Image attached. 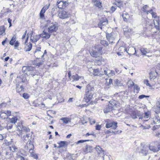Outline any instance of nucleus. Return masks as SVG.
<instances>
[{"label": "nucleus", "instance_id": "1", "mask_svg": "<svg viewBox=\"0 0 160 160\" xmlns=\"http://www.w3.org/2000/svg\"><path fill=\"white\" fill-rule=\"evenodd\" d=\"M154 111L155 112V117L153 119H150L151 124H157V126L160 125V102L158 101L156 102V106L153 108Z\"/></svg>", "mask_w": 160, "mask_h": 160}, {"label": "nucleus", "instance_id": "2", "mask_svg": "<svg viewBox=\"0 0 160 160\" xmlns=\"http://www.w3.org/2000/svg\"><path fill=\"white\" fill-rule=\"evenodd\" d=\"M94 88L90 84H88L86 87L84 99L86 102H89L93 98L94 94Z\"/></svg>", "mask_w": 160, "mask_h": 160}, {"label": "nucleus", "instance_id": "3", "mask_svg": "<svg viewBox=\"0 0 160 160\" xmlns=\"http://www.w3.org/2000/svg\"><path fill=\"white\" fill-rule=\"evenodd\" d=\"M47 30L49 33L56 32L58 29V25L56 22H52L48 23L47 25Z\"/></svg>", "mask_w": 160, "mask_h": 160}, {"label": "nucleus", "instance_id": "4", "mask_svg": "<svg viewBox=\"0 0 160 160\" xmlns=\"http://www.w3.org/2000/svg\"><path fill=\"white\" fill-rule=\"evenodd\" d=\"M34 69V68L31 66H23L22 70L27 76H34L35 75Z\"/></svg>", "mask_w": 160, "mask_h": 160}, {"label": "nucleus", "instance_id": "5", "mask_svg": "<svg viewBox=\"0 0 160 160\" xmlns=\"http://www.w3.org/2000/svg\"><path fill=\"white\" fill-rule=\"evenodd\" d=\"M106 122L105 127L107 128H112L113 129H115L117 127L118 123L114 121L111 122L108 119H107L105 121Z\"/></svg>", "mask_w": 160, "mask_h": 160}, {"label": "nucleus", "instance_id": "6", "mask_svg": "<svg viewBox=\"0 0 160 160\" xmlns=\"http://www.w3.org/2000/svg\"><path fill=\"white\" fill-rule=\"evenodd\" d=\"M108 24V21L106 18L102 17L101 19L100 22L99 23L98 25L99 27L101 29H102L104 28V26L107 25Z\"/></svg>", "mask_w": 160, "mask_h": 160}, {"label": "nucleus", "instance_id": "7", "mask_svg": "<svg viewBox=\"0 0 160 160\" xmlns=\"http://www.w3.org/2000/svg\"><path fill=\"white\" fill-rule=\"evenodd\" d=\"M41 49L40 47H37L35 51L34 56L37 58H39L40 57H41L42 58L43 56V54L42 55V52L41 51Z\"/></svg>", "mask_w": 160, "mask_h": 160}, {"label": "nucleus", "instance_id": "8", "mask_svg": "<svg viewBox=\"0 0 160 160\" xmlns=\"http://www.w3.org/2000/svg\"><path fill=\"white\" fill-rule=\"evenodd\" d=\"M70 14L64 11H62L59 12L58 16L61 18L63 19L67 18L69 17Z\"/></svg>", "mask_w": 160, "mask_h": 160}, {"label": "nucleus", "instance_id": "9", "mask_svg": "<svg viewBox=\"0 0 160 160\" xmlns=\"http://www.w3.org/2000/svg\"><path fill=\"white\" fill-rule=\"evenodd\" d=\"M28 36L26 38V41L25 42V46L24 48L25 51L26 52L29 51L32 49V45L30 42L27 43L28 40Z\"/></svg>", "mask_w": 160, "mask_h": 160}, {"label": "nucleus", "instance_id": "10", "mask_svg": "<svg viewBox=\"0 0 160 160\" xmlns=\"http://www.w3.org/2000/svg\"><path fill=\"white\" fill-rule=\"evenodd\" d=\"M104 71L105 74L109 77L113 76L115 74L114 71L109 70L107 68H104Z\"/></svg>", "mask_w": 160, "mask_h": 160}, {"label": "nucleus", "instance_id": "11", "mask_svg": "<svg viewBox=\"0 0 160 160\" xmlns=\"http://www.w3.org/2000/svg\"><path fill=\"white\" fill-rule=\"evenodd\" d=\"M16 90L17 92L20 93L24 91V88L22 86V83L20 82L16 85Z\"/></svg>", "mask_w": 160, "mask_h": 160}, {"label": "nucleus", "instance_id": "12", "mask_svg": "<svg viewBox=\"0 0 160 160\" xmlns=\"http://www.w3.org/2000/svg\"><path fill=\"white\" fill-rule=\"evenodd\" d=\"M40 37L43 38L44 39H47L50 38V34L49 32H47L45 30L43 31V32L40 34Z\"/></svg>", "mask_w": 160, "mask_h": 160}, {"label": "nucleus", "instance_id": "13", "mask_svg": "<svg viewBox=\"0 0 160 160\" xmlns=\"http://www.w3.org/2000/svg\"><path fill=\"white\" fill-rule=\"evenodd\" d=\"M149 149L154 152H156L160 150V144L158 143L157 147L151 145L149 147Z\"/></svg>", "mask_w": 160, "mask_h": 160}, {"label": "nucleus", "instance_id": "14", "mask_svg": "<svg viewBox=\"0 0 160 160\" xmlns=\"http://www.w3.org/2000/svg\"><path fill=\"white\" fill-rule=\"evenodd\" d=\"M118 103L114 100H112L109 102V105L111 106L113 110L115 109L117 107Z\"/></svg>", "mask_w": 160, "mask_h": 160}, {"label": "nucleus", "instance_id": "15", "mask_svg": "<svg viewBox=\"0 0 160 160\" xmlns=\"http://www.w3.org/2000/svg\"><path fill=\"white\" fill-rule=\"evenodd\" d=\"M34 147L33 142L31 141H30L29 142H28L26 143L25 146V148L26 150H29V149H34Z\"/></svg>", "mask_w": 160, "mask_h": 160}, {"label": "nucleus", "instance_id": "16", "mask_svg": "<svg viewBox=\"0 0 160 160\" xmlns=\"http://www.w3.org/2000/svg\"><path fill=\"white\" fill-rule=\"evenodd\" d=\"M68 3L66 2L60 1L57 4L58 7L59 8H63L68 5Z\"/></svg>", "mask_w": 160, "mask_h": 160}, {"label": "nucleus", "instance_id": "17", "mask_svg": "<svg viewBox=\"0 0 160 160\" xmlns=\"http://www.w3.org/2000/svg\"><path fill=\"white\" fill-rule=\"evenodd\" d=\"M106 37L110 43H112L114 39V37H113L112 34L110 33H106Z\"/></svg>", "mask_w": 160, "mask_h": 160}, {"label": "nucleus", "instance_id": "18", "mask_svg": "<svg viewBox=\"0 0 160 160\" xmlns=\"http://www.w3.org/2000/svg\"><path fill=\"white\" fill-rule=\"evenodd\" d=\"M40 35H36L35 36H31L30 38L31 41L33 42H36L40 38Z\"/></svg>", "mask_w": 160, "mask_h": 160}, {"label": "nucleus", "instance_id": "19", "mask_svg": "<svg viewBox=\"0 0 160 160\" xmlns=\"http://www.w3.org/2000/svg\"><path fill=\"white\" fill-rule=\"evenodd\" d=\"M129 54L135 55L136 53V51L134 48L130 47L128 49V51L127 52Z\"/></svg>", "mask_w": 160, "mask_h": 160}, {"label": "nucleus", "instance_id": "20", "mask_svg": "<svg viewBox=\"0 0 160 160\" xmlns=\"http://www.w3.org/2000/svg\"><path fill=\"white\" fill-rule=\"evenodd\" d=\"M96 150L98 153L99 154L100 156H102L104 154L103 150L98 146L96 147Z\"/></svg>", "mask_w": 160, "mask_h": 160}, {"label": "nucleus", "instance_id": "21", "mask_svg": "<svg viewBox=\"0 0 160 160\" xmlns=\"http://www.w3.org/2000/svg\"><path fill=\"white\" fill-rule=\"evenodd\" d=\"M9 148H7L6 150V156L8 158H9L12 157L13 156V154L10 150L8 151Z\"/></svg>", "mask_w": 160, "mask_h": 160}, {"label": "nucleus", "instance_id": "22", "mask_svg": "<svg viewBox=\"0 0 160 160\" xmlns=\"http://www.w3.org/2000/svg\"><path fill=\"white\" fill-rule=\"evenodd\" d=\"M18 118L16 117H13L12 118H8V120L7 121L8 122H10V123H15V122H17Z\"/></svg>", "mask_w": 160, "mask_h": 160}, {"label": "nucleus", "instance_id": "23", "mask_svg": "<svg viewBox=\"0 0 160 160\" xmlns=\"http://www.w3.org/2000/svg\"><path fill=\"white\" fill-rule=\"evenodd\" d=\"M63 122L65 124H68L69 122H71V118L68 117L62 118L61 119Z\"/></svg>", "mask_w": 160, "mask_h": 160}, {"label": "nucleus", "instance_id": "24", "mask_svg": "<svg viewBox=\"0 0 160 160\" xmlns=\"http://www.w3.org/2000/svg\"><path fill=\"white\" fill-rule=\"evenodd\" d=\"M120 0L116 1L117 2L115 3V5L118 7L121 10L123 8V3L122 1H120Z\"/></svg>", "mask_w": 160, "mask_h": 160}, {"label": "nucleus", "instance_id": "25", "mask_svg": "<svg viewBox=\"0 0 160 160\" xmlns=\"http://www.w3.org/2000/svg\"><path fill=\"white\" fill-rule=\"evenodd\" d=\"M92 147L90 146L87 145L85 148L84 149L83 151L85 153H87L89 152H90L92 151Z\"/></svg>", "mask_w": 160, "mask_h": 160}, {"label": "nucleus", "instance_id": "26", "mask_svg": "<svg viewBox=\"0 0 160 160\" xmlns=\"http://www.w3.org/2000/svg\"><path fill=\"white\" fill-rule=\"evenodd\" d=\"M72 78L73 79V81H78L79 80L80 78H83V77L81 76H78L77 74H76L74 75H73L72 76Z\"/></svg>", "mask_w": 160, "mask_h": 160}, {"label": "nucleus", "instance_id": "27", "mask_svg": "<svg viewBox=\"0 0 160 160\" xmlns=\"http://www.w3.org/2000/svg\"><path fill=\"white\" fill-rule=\"evenodd\" d=\"M8 148H9L8 151L10 150L12 153L14 152H17L18 151V148L15 145L12 146V147H9Z\"/></svg>", "mask_w": 160, "mask_h": 160}, {"label": "nucleus", "instance_id": "28", "mask_svg": "<svg viewBox=\"0 0 160 160\" xmlns=\"http://www.w3.org/2000/svg\"><path fill=\"white\" fill-rule=\"evenodd\" d=\"M29 152L30 153L31 156L34 158H38V157L37 155L34 153L33 149H29Z\"/></svg>", "mask_w": 160, "mask_h": 160}, {"label": "nucleus", "instance_id": "29", "mask_svg": "<svg viewBox=\"0 0 160 160\" xmlns=\"http://www.w3.org/2000/svg\"><path fill=\"white\" fill-rule=\"evenodd\" d=\"M0 117L2 119H7L8 120V117L6 115L5 113L4 112V111H2L0 112Z\"/></svg>", "mask_w": 160, "mask_h": 160}, {"label": "nucleus", "instance_id": "30", "mask_svg": "<svg viewBox=\"0 0 160 160\" xmlns=\"http://www.w3.org/2000/svg\"><path fill=\"white\" fill-rule=\"evenodd\" d=\"M111 107V106H110L109 105L108 106H107L103 110L104 112L107 113L113 110L112 108Z\"/></svg>", "mask_w": 160, "mask_h": 160}, {"label": "nucleus", "instance_id": "31", "mask_svg": "<svg viewBox=\"0 0 160 160\" xmlns=\"http://www.w3.org/2000/svg\"><path fill=\"white\" fill-rule=\"evenodd\" d=\"M93 74L94 76H99L103 75V74H101L100 73L99 70L98 69H96L93 70Z\"/></svg>", "mask_w": 160, "mask_h": 160}, {"label": "nucleus", "instance_id": "32", "mask_svg": "<svg viewBox=\"0 0 160 160\" xmlns=\"http://www.w3.org/2000/svg\"><path fill=\"white\" fill-rule=\"evenodd\" d=\"M153 22L155 25V27L157 30H159V22L157 20H154Z\"/></svg>", "mask_w": 160, "mask_h": 160}, {"label": "nucleus", "instance_id": "33", "mask_svg": "<svg viewBox=\"0 0 160 160\" xmlns=\"http://www.w3.org/2000/svg\"><path fill=\"white\" fill-rule=\"evenodd\" d=\"M66 142L65 141H60L58 143L59 145V146L57 147L58 148H60L65 146L66 144Z\"/></svg>", "mask_w": 160, "mask_h": 160}, {"label": "nucleus", "instance_id": "34", "mask_svg": "<svg viewBox=\"0 0 160 160\" xmlns=\"http://www.w3.org/2000/svg\"><path fill=\"white\" fill-rule=\"evenodd\" d=\"M140 50L142 54L143 55H146V53H148L149 52V51L147 50V49L146 48H142Z\"/></svg>", "mask_w": 160, "mask_h": 160}, {"label": "nucleus", "instance_id": "35", "mask_svg": "<svg viewBox=\"0 0 160 160\" xmlns=\"http://www.w3.org/2000/svg\"><path fill=\"white\" fill-rule=\"evenodd\" d=\"M22 128L20 126H17V131H18L19 133H18V135L19 137H22V131L21 130Z\"/></svg>", "mask_w": 160, "mask_h": 160}, {"label": "nucleus", "instance_id": "36", "mask_svg": "<svg viewBox=\"0 0 160 160\" xmlns=\"http://www.w3.org/2000/svg\"><path fill=\"white\" fill-rule=\"evenodd\" d=\"M10 102H11V101L9 100V101H8L6 103L4 102L0 104V108H4L6 107L7 106L8 103H10Z\"/></svg>", "mask_w": 160, "mask_h": 160}, {"label": "nucleus", "instance_id": "37", "mask_svg": "<svg viewBox=\"0 0 160 160\" xmlns=\"http://www.w3.org/2000/svg\"><path fill=\"white\" fill-rule=\"evenodd\" d=\"M95 2H96V5L98 7L100 8L102 7V3L99 0H96Z\"/></svg>", "mask_w": 160, "mask_h": 160}, {"label": "nucleus", "instance_id": "38", "mask_svg": "<svg viewBox=\"0 0 160 160\" xmlns=\"http://www.w3.org/2000/svg\"><path fill=\"white\" fill-rule=\"evenodd\" d=\"M21 130L22 132L25 131L26 132H30V129L28 127L22 126Z\"/></svg>", "mask_w": 160, "mask_h": 160}, {"label": "nucleus", "instance_id": "39", "mask_svg": "<svg viewBox=\"0 0 160 160\" xmlns=\"http://www.w3.org/2000/svg\"><path fill=\"white\" fill-rule=\"evenodd\" d=\"M119 50L121 52V53H123V52H127V49L125 48V47H120L119 48Z\"/></svg>", "mask_w": 160, "mask_h": 160}, {"label": "nucleus", "instance_id": "40", "mask_svg": "<svg viewBox=\"0 0 160 160\" xmlns=\"http://www.w3.org/2000/svg\"><path fill=\"white\" fill-rule=\"evenodd\" d=\"M16 40V37H13L11 39V40L9 42V44L12 45L14 44V43Z\"/></svg>", "mask_w": 160, "mask_h": 160}, {"label": "nucleus", "instance_id": "41", "mask_svg": "<svg viewBox=\"0 0 160 160\" xmlns=\"http://www.w3.org/2000/svg\"><path fill=\"white\" fill-rule=\"evenodd\" d=\"M91 55L93 57H97L98 56V52L94 51H92L90 52Z\"/></svg>", "mask_w": 160, "mask_h": 160}, {"label": "nucleus", "instance_id": "42", "mask_svg": "<svg viewBox=\"0 0 160 160\" xmlns=\"http://www.w3.org/2000/svg\"><path fill=\"white\" fill-rule=\"evenodd\" d=\"M5 28L3 26L0 27V35H2L5 32Z\"/></svg>", "mask_w": 160, "mask_h": 160}, {"label": "nucleus", "instance_id": "43", "mask_svg": "<svg viewBox=\"0 0 160 160\" xmlns=\"http://www.w3.org/2000/svg\"><path fill=\"white\" fill-rule=\"evenodd\" d=\"M122 17L123 18L124 21L126 22L127 20V18L128 17V13L126 12L125 14H123L122 15Z\"/></svg>", "mask_w": 160, "mask_h": 160}, {"label": "nucleus", "instance_id": "44", "mask_svg": "<svg viewBox=\"0 0 160 160\" xmlns=\"http://www.w3.org/2000/svg\"><path fill=\"white\" fill-rule=\"evenodd\" d=\"M10 11V10L9 8H5L4 7L3 9L1 11V12L3 14H5L8 12H9Z\"/></svg>", "mask_w": 160, "mask_h": 160}, {"label": "nucleus", "instance_id": "45", "mask_svg": "<svg viewBox=\"0 0 160 160\" xmlns=\"http://www.w3.org/2000/svg\"><path fill=\"white\" fill-rule=\"evenodd\" d=\"M38 60L36 61L35 64L37 66L39 67L42 64L44 61L43 60H42L41 61L39 62L38 61Z\"/></svg>", "mask_w": 160, "mask_h": 160}, {"label": "nucleus", "instance_id": "46", "mask_svg": "<svg viewBox=\"0 0 160 160\" xmlns=\"http://www.w3.org/2000/svg\"><path fill=\"white\" fill-rule=\"evenodd\" d=\"M147 149L146 148L142 149V150L141 152L144 155H146L148 153V151L147 150V149H148V147H147Z\"/></svg>", "mask_w": 160, "mask_h": 160}, {"label": "nucleus", "instance_id": "47", "mask_svg": "<svg viewBox=\"0 0 160 160\" xmlns=\"http://www.w3.org/2000/svg\"><path fill=\"white\" fill-rule=\"evenodd\" d=\"M22 97L25 99H27L29 98V95L27 93H24L22 94Z\"/></svg>", "mask_w": 160, "mask_h": 160}, {"label": "nucleus", "instance_id": "48", "mask_svg": "<svg viewBox=\"0 0 160 160\" xmlns=\"http://www.w3.org/2000/svg\"><path fill=\"white\" fill-rule=\"evenodd\" d=\"M15 160H24V158L20 155H17L15 158Z\"/></svg>", "mask_w": 160, "mask_h": 160}, {"label": "nucleus", "instance_id": "49", "mask_svg": "<svg viewBox=\"0 0 160 160\" xmlns=\"http://www.w3.org/2000/svg\"><path fill=\"white\" fill-rule=\"evenodd\" d=\"M150 125L144 126L142 125L140 127V128H142L143 129H149L150 128Z\"/></svg>", "mask_w": 160, "mask_h": 160}, {"label": "nucleus", "instance_id": "50", "mask_svg": "<svg viewBox=\"0 0 160 160\" xmlns=\"http://www.w3.org/2000/svg\"><path fill=\"white\" fill-rule=\"evenodd\" d=\"M101 43L104 46H108V43L105 40H102L101 41Z\"/></svg>", "mask_w": 160, "mask_h": 160}, {"label": "nucleus", "instance_id": "51", "mask_svg": "<svg viewBox=\"0 0 160 160\" xmlns=\"http://www.w3.org/2000/svg\"><path fill=\"white\" fill-rule=\"evenodd\" d=\"M106 82L108 85H109L112 83V80L111 79H106Z\"/></svg>", "mask_w": 160, "mask_h": 160}, {"label": "nucleus", "instance_id": "52", "mask_svg": "<svg viewBox=\"0 0 160 160\" xmlns=\"http://www.w3.org/2000/svg\"><path fill=\"white\" fill-rule=\"evenodd\" d=\"M131 117L134 119L137 118L136 113L135 112H133L131 115Z\"/></svg>", "mask_w": 160, "mask_h": 160}, {"label": "nucleus", "instance_id": "53", "mask_svg": "<svg viewBox=\"0 0 160 160\" xmlns=\"http://www.w3.org/2000/svg\"><path fill=\"white\" fill-rule=\"evenodd\" d=\"M156 78L155 76H153L152 72H150L149 73V78L151 80L152 79H154Z\"/></svg>", "mask_w": 160, "mask_h": 160}, {"label": "nucleus", "instance_id": "54", "mask_svg": "<svg viewBox=\"0 0 160 160\" xmlns=\"http://www.w3.org/2000/svg\"><path fill=\"white\" fill-rule=\"evenodd\" d=\"M49 7V5H46L44 6L41 9L42 11L45 12L47 10Z\"/></svg>", "mask_w": 160, "mask_h": 160}, {"label": "nucleus", "instance_id": "55", "mask_svg": "<svg viewBox=\"0 0 160 160\" xmlns=\"http://www.w3.org/2000/svg\"><path fill=\"white\" fill-rule=\"evenodd\" d=\"M102 157L103 160H109V156L105 154L102 155Z\"/></svg>", "mask_w": 160, "mask_h": 160}, {"label": "nucleus", "instance_id": "56", "mask_svg": "<svg viewBox=\"0 0 160 160\" xmlns=\"http://www.w3.org/2000/svg\"><path fill=\"white\" fill-rule=\"evenodd\" d=\"M24 75H22L21 77V78L22 79V82H25L27 81V79L25 77H24Z\"/></svg>", "mask_w": 160, "mask_h": 160}, {"label": "nucleus", "instance_id": "57", "mask_svg": "<svg viewBox=\"0 0 160 160\" xmlns=\"http://www.w3.org/2000/svg\"><path fill=\"white\" fill-rule=\"evenodd\" d=\"M149 112H145L144 113V117L145 119L148 118L149 117Z\"/></svg>", "mask_w": 160, "mask_h": 160}, {"label": "nucleus", "instance_id": "58", "mask_svg": "<svg viewBox=\"0 0 160 160\" xmlns=\"http://www.w3.org/2000/svg\"><path fill=\"white\" fill-rule=\"evenodd\" d=\"M144 83L146 84L147 86L151 87L152 86L151 84L149 83V81L147 79H145L144 81Z\"/></svg>", "mask_w": 160, "mask_h": 160}, {"label": "nucleus", "instance_id": "59", "mask_svg": "<svg viewBox=\"0 0 160 160\" xmlns=\"http://www.w3.org/2000/svg\"><path fill=\"white\" fill-rule=\"evenodd\" d=\"M4 112L5 113L6 115L8 117V116H10L11 115V112L10 110H7L6 111H4Z\"/></svg>", "mask_w": 160, "mask_h": 160}, {"label": "nucleus", "instance_id": "60", "mask_svg": "<svg viewBox=\"0 0 160 160\" xmlns=\"http://www.w3.org/2000/svg\"><path fill=\"white\" fill-rule=\"evenodd\" d=\"M12 126L13 125L12 124H8L6 127H5V128H7V129H11L12 128Z\"/></svg>", "mask_w": 160, "mask_h": 160}, {"label": "nucleus", "instance_id": "61", "mask_svg": "<svg viewBox=\"0 0 160 160\" xmlns=\"http://www.w3.org/2000/svg\"><path fill=\"white\" fill-rule=\"evenodd\" d=\"M149 96H146L144 95H140L138 97V98L139 99H142L144 98H148Z\"/></svg>", "mask_w": 160, "mask_h": 160}, {"label": "nucleus", "instance_id": "62", "mask_svg": "<svg viewBox=\"0 0 160 160\" xmlns=\"http://www.w3.org/2000/svg\"><path fill=\"white\" fill-rule=\"evenodd\" d=\"M44 12L41 10L40 13V16L41 18H43L44 17V13H45Z\"/></svg>", "mask_w": 160, "mask_h": 160}, {"label": "nucleus", "instance_id": "63", "mask_svg": "<svg viewBox=\"0 0 160 160\" xmlns=\"http://www.w3.org/2000/svg\"><path fill=\"white\" fill-rule=\"evenodd\" d=\"M101 128V126L100 125H97L95 126V129L96 130H100Z\"/></svg>", "mask_w": 160, "mask_h": 160}, {"label": "nucleus", "instance_id": "64", "mask_svg": "<svg viewBox=\"0 0 160 160\" xmlns=\"http://www.w3.org/2000/svg\"><path fill=\"white\" fill-rule=\"evenodd\" d=\"M89 120L91 124H94L96 122L95 120L90 118H89Z\"/></svg>", "mask_w": 160, "mask_h": 160}]
</instances>
